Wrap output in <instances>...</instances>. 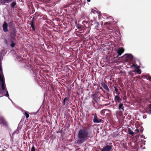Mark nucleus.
I'll return each instance as SVG.
<instances>
[{
  "label": "nucleus",
  "mask_w": 151,
  "mask_h": 151,
  "mask_svg": "<svg viewBox=\"0 0 151 151\" xmlns=\"http://www.w3.org/2000/svg\"><path fill=\"white\" fill-rule=\"evenodd\" d=\"M78 137L79 140L77 142L79 144H81L86 140L90 137V135L86 130L83 129L80 130L79 131L78 134Z\"/></svg>",
  "instance_id": "f257e3e1"
},
{
  "label": "nucleus",
  "mask_w": 151,
  "mask_h": 151,
  "mask_svg": "<svg viewBox=\"0 0 151 151\" xmlns=\"http://www.w3.org/2000/svg\"><path fill=\"white\" fill-rule=\"evenodd\" d=\"M0 86L1 88V89L0 88V93H3L5 91L6 92V94L4 95L8 97L9 99L8 92L5 89V85L1 64H0Z\"/></svg>",
  "instance_id": "f03ea898"
},
{
  "label": "nucleus",
  "mask_w": 151,
  "mask_h": 151,
  "mask_svg": "<svg viewBox=\"0 0 151 151\" xmlns=\"http://www.w3.org/2000/svg\"><path fill=\"white\" fill-rule=\"evenodd\" d=\"M111 149V147L110 146L107 145L103 148L102 151H109Z\"/></svg>",
  "instance_id": "7ed1b4c3"
},
{
  "label": "nucleus",
  "mask_w": 151,
  "mask_h": 151,
  "mask_svg": "<svg viewBox=\"0 0 151 151\" xmlns=\"http://www.w3.org/2000/svg\"><path fill=\"white\" fill-rule=\"evenodd\" d=\"M7 23L5 22L3 25V28L4 31L6 32L7 31Z\"/></svg>",
  "instance_id": "20e7f679"
},
{
  "label": "nucleus",
  "mask_w": 151,
  "mask_h": 151,
  "mask_svg": "<svg viewBox=\"0 0 151 151\" xmlns=\"http://www.w3.org/2000/svg\"><path fill=\"white\" fill-rule=\"evenodd\" d=\"M124 49L123 48H120L118 49L117 50V52L119 55H120L124 52Z\"/></svg>",
  "instance_id": "39448f33"
},
{
  "label": "nucleus",
  "mask_w": 151,
  "mask_h": 151,
  "mask_svg": "<svg viewBox=\"0 0 151 151\" xmlns=\"http://www.w3.org/2000/svg\"><path fill=\"white\" fill-rule=\"evenodd\" d=\"M101 119H98L96 116H95L93 119V122L95 123H99L101 122Z\"/></svg>",
  "instance_id": "423d86ee"
},
{
  "label": "nucleus",
  "mask_w": 151,
  "mask_h": 151,
  "mask_svg": "<svg viewBox=\"0 0 151 151\" xmlns=\"http://www.w3.org/2000/svg\"><path fill=\"white\" fill-rule=\"evenodd\" d=\"M10 1L9 0H0V2L1 4H4L5 3H9Z\"/></svg>",
  "instance_id": "0eeeda50"
},
{
  "label": "nucleus",
  "mask_w": 151,
  "mask_h": 151,
  "mask_svg": "<svg viewBox=\"0 0 151 151\" xmlns=\"http://www.w3.org/2000/svg\"><path fill=\"white\" fill-rule=\"evenodd\" d=\"M115 101L116 102H119L120 98L118 96H116L114 99Z\"/></svg>",
  "instance_id": "6e6552de"
},
{
  "label": "nucleus",
  "mask_w": 151,
  "mask_h": 151,
  "mask_svg": "<svg viewBox=\"0 0 151 151\" xmlns=\"http://www.w3.org/2000/svg\"><path fill=\"white\" fill-rule=\"evenodd\" d=\"M126 55L127 56L129 60H131L133 58V56L131 54H126Z\"/></svg>",
  "instance_id": "1a4fd4ad"
},
{
  "label": "nucleus",
  "mask_w": 151,
  "mask_h": 151,
  "mask_svg": "<svg viewBox=\"0 0 151 151\" xmlns=\"http://www.w3.org/2000/svg\"><path fill=\"white\" fill-rule=\"evenodd\" d=\"M123 104H120L119 106V109L121 110L122 109V111H124V109H123Z\"/></svg>",
  "instance_id": "9d476101"
},
{
  "label": "nucleus",
  "mask_w": 151,
  "mask_h": 151,
  "mask_svg": "<svg viewBox=\"0 0 151 151\" xmlns=\"http://www.w3.org/2000/svg\"><path fill=\"white\" fill-rule=\"evenodd\" d=\"M135 71H136V72L138 74H140L141 73V71L139 69V68H138V69H136V70Z\"/></svg>",
  "instance_id": "9b49d317"
},
{
  "label": "nucleus",
  "mask_w": 151,
  "mask_h": 151,
  "mask_svg": "<svg viewBox=\"0 0 151 151\" xmlns=\"http://www.w3.org/2000/svg\"><path fill=\"white\" fill-rule=\"evenodd\" d=\"M132 66L134 67L136 69H138V68H139V66L137 65H136L135 64H133Z\"/></svg>",
  "instance_id": "f8f14e48"
},
{
  "label": "nucleus",
  "mask_w": 151,
  "mask_h": 151,
  "mask_svg": "<svg viewBox=\"0 0 151 151\" xmlns=\"http://www.w3.org/2000/svg\"><path fill=\"white\" fill-rule=\"evenodd\" d=\"M16 4V3L15 2H14L12 3L10 5V6L12 7L13 8Z\"/></svg>",
  "instance_id": "ddd939ff"
},
{
  "label": "nucleus",
  "mask_w": 151,
  "mask_h": 151,
  "mask_svg": "<svg viewBox=\"0 0 151 151\" xmlns=\"http://www.w3.org/2000/svg\"><path fill=\"white\" fill-rule=\"evenodd\" d=\"M129 132V134L132 135L134 134V132L132 131L129 129H128Z\"/></svg>",
  "instance_id": "4468645a"
},
{
  "label": "nucleus",
  "mask_w": 151,
  "mask_h": 151,
  "mask_svg": "<svg viewBox=\"0 0 151 151\" xmlns=\"http://www.w3.org/2000/svg\"><path fill=\"white\" fill-rule=\"evenodd\" d=\"M24 114L25 115L27 118L29 117V114L28 113H27V112H24Z\"/></svg>",
  "instance_id": "2eb2a0df"
},
{
  "label": "nucleus",
  "mask_w": 151,
  "mask_h": 151,
  "mask_svg": "<svg viewBox=\"0 0 151 151\" xmlns=\"http://www.w3.org/2000/svg\"><path fill=\"white\" fill-rule=\"evenodd\" d=\"M4 121L3 119H0V124H1V123H4Z\"/></svg>",
  "instance_id": "dca6fc26"
},
{
  "label": "nucleus",
  "mask_w": 151,
  "mask_h": 151,
  "mask_svg": "<svg viewBox=\"0 0 151 151\" xmlns=\"http://www.w3.org/2000/svg\"><path fill=\"white\" fill-rule=\"evenodd\" d=\"M31 151H35V148L34 147H32L31 149Z\"/></svg>",
  "instance_id": "f3484780"
},
{
  "label": "nucleus",
  "mask_w": 151,
  "mask_h": 151,
  "mask_svg": "<svg viewBox=\"0 0 151 151\" xmlns=\"http://www.w3.org/2000/svg\"><path fill=\"white\" fill-rule=\"evenodd\" d=\"M15 46L14 44V43H12L11 44V46L12 47H14Z\"/></svg>",
  "instance_id": "a211bd4d"
},
{
  "label": "nucleus",
  "mask_w": 151,
  "mask_h": 151,
  "mask_svg": "<svg viewBox=\"0 0 151 151\" xmlns=\"http://www.w3.org/2000/svg\"><path fill=\"white\" fill-rule=\"evenodd\" d=\"M149 108H150V110H149V111L150 112H151V104H150L149 105Z\"/></svg>",
  "instance_id": "6ab92c4d"
},
{
  "label": "nucleus",
  "mask_w": 151,
  "mask_h": 151,
  "mask_svg": "<svg viewBox=\"0 0 151 151\" xmlns=\"http://www.w3.org/2000/svg\"><path fill=\"white\" fill-rule=\"evenodd\" d=\"M66 99H67V98H65L64 99V100H63V103H64V104H65V100H66Z\"/></svg>",
  "instance_id": "aec40b11"
},
{
  "label": "nucleus",
  "mask_w": 151,
  "mask_h": 151,
  "mask_svg": "<svg viewBox=\"0 0 151 151\" xmlns=\"http://www.w3.org/2000/svg\"><path fill=\"white\" fill-rule=\"evenodd\" d=\"M31 27L33 29H34V27L33 25V24L32 23L31 24Z\"/></svg>",
  "instance_id": "412c9836"
},
{
  "label": "nucleus",
  "mask_w": 151,
  "mask_h": 151,
  "mask_svg": "<svg viewBox=\"0 0 151 151\" xmlns=\"http://www.w3.org/2000/svg\"><path fill=\"white\" fill-rule=\"evenodd\" d=\"M148 78L149 79H151V76H148Z\"/></svg>",
  "instance_id": "4be33fe9"
},
{
  "label": "nucleus",
  "mask_w": 151,
  "mask_h": 151,
  "mask_svg": "<svg viewBox=\"0 0 151 151\" xmlns=\"http://www.w3.org/2000/svg\"><path fill=\"white\" fill-rule=\"evenodd\" d=\"M135 131H136L137 132H139V130L138 129H136L135 130Z\"/></svg>",
  "instance_id": "5701e85b"
},
{
  "label": "nucleus",
  "mask_w": 151,
  "mask_h": 151,
  "mask_svg": "<svg viewBox=\"0 0 151 151\" xmlns=\"http://www.w3.org/2000/svg\"><path fill=\"white\" fill-rule=\"evenodd\" d=\"M105 89H106V88H108V87H107V86H105Z\"/></svg>",
  "instance_id": "b1692460"
},
{
  "label": "nucleus",
  "mask_w": 151,
  "mask_h": 151,
  "mask_svg": "<svg viewBox=\"0 0 151 151\" xmlns=\"http://www.w3.org/2000/svg\"><path fill=\"white\" fill-rule=\"evenodd\" d=\"M105 89H106V88H108V87H107V86H105Z\"/></svg>",
  "instance_id": "393cba45"
},
{
  "label": "nucleus",
  "mask_w": 151,
  "mask_h": 151,
  "mask_svg": "<svg viewBox=\"0 0 151 151\" xmlns=\"http://www.w3.org/2000/svg\"><path fill=\"white\" fill-rule=\"evenodd\" d=\"M87 1H88V2H90V0H87Z\"/></svg>",
  "instance_id": "a878e982"
}]
</instances>
